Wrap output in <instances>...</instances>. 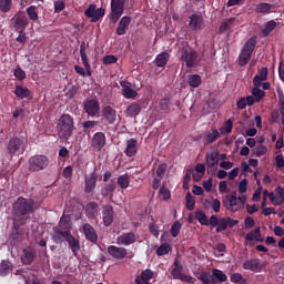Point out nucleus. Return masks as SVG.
Instances as JSON below:
<instances>
[{"label":"nucleus","mask_w":284,"mask_h":284,"mask_svg":"<svg viewBox=\"0 0 284 284\" xmlns=\"http://www.w3.org/2000/svg\"><path fill=\"white\" fill-rule=\"evenodd\" d=\"M19 223L22 226L29 223L32 214L36 212V201L33 199H26V196H18L13 202Z\"/></svg>","instance_id":"nucleus-1"},{"label":"nucleus","mask_w":284,"mask_h":284,"mask_svg":"<svg viewBox=\"0 0 284 284\" xmlns=\"http://www.w3.org/2000/svg\"><path fill=\"white\" fill-rule=\"evenodd\" d=\"M75 125H74V119L71 114H61L58 124V136L60 139H64L65 141H69L71 139L73 132H74Z\"/></svg>","instance_id":"nucleus-2"},{"label":"nucleus","mask_w":284,"mask_h":284,"mask_svg":"<svg viewBox=\"0 0 284 284\" xmlns=\"http://www.w3.org/2000/svg\"><path fill=\"white\" fill-rule=\"evenodd\" d=\"M11 214H12L13 224H12L11 233L8 237V242L11 246H16V244H19L20 242H22V240H24V231L21 226V222L19 221V216L17 214L14 203H12Z\"/></svg>","instance_id":"nucleus-3"},{"label":"nucleus","mask_w":284,"mask_h":284,"mask_svg":"<svg viewBox=\"0 0 284 284\" xmlns=\"http://www.w3.org/2000/svg\"><path fill=\"white\" fill-rule=\"evenodd\" d=\"M52 239L57 243L67 241L72 251V255L74 257H77V255L79 254V251H81L80 240H77V237H74V235H72L71 230L70 231H55L54 235H52Z\"/></svg>","instance_id":"nucleus-4"},{"label":"nucleus","mask_w":284,"mask_h":284,"mask_svg":"<svg viewBox=\"0 0 284 284\" xmlns=\"http://www.w3.org/2000/svg\"><path fill=\"white\" fill-rule=\"evenodd\" d=\"M180 61L183 64L185 63L186 68H197L201 63V57L197 50L190 48V45H183L181 48Z\"/></svg>","instance_id":"nucleus-5"},{"label":"nucleus","mask_w":284,"mask_h":284,"mask_svg":"<svg viewBox=\"0 0 284 284\" xmlns=\"http://www.w3.org/2000/svg\"><path fill=\"white\" fill-rule=\"evenodd\" d=\"M256 45H257L256 36L250 37V39H247V41L244 43L239 57V65L241 68H244L245 65H247V63H250Z\"/></svg>","instance_id":"nucleus-6"},{"label":"nucleus","mask_w":284,"mask_h":284,"mask_svg":"<svg viewBox=\"0 0 284 284\" xmlns=\"http://www.w3.org/2000/svg\"><path fill=\"white\" fill-rule=\"evenodd\" d=\"M50 164V160L48 155L43 154H36L31 155L28 160V170L32 173H36L38 171H44V169H48Z\"/></svg>","instance_id":"nucleus-7"},{"label":"nucleus","mask_w":284,"mask_h":284,"mask_svg":"<svg viewBox=\"0 0 284 284\" xmlns=\"http://www.w3.org/2000/svg\"><path fill=\"white\" fill-rule=\"evenodd\" d=\"M125 9V0H111L110 22L116 24L123 16Z\"/></svg>","instance_id":"nucleus-8"},{"label":"nucleus","mask_w":284,"mask_h":284,"mask_svg":"<svg viewBox=\"0 0 284 284\" xmlns=\"http://www.w3.org/2000/svg\"><path fill=\"white\" fill-rule=\"evenodd\" d=\"M226 199L229 200V210L233 213L239 212L247 201V196H239L236 190H233Z\"/></svg>","instance_id":"nucleus-9"},{"label":"nucleus","mask_w":284,"mask_h":284,"mask_svg":"<svg viewBox=\"0 0 284 284\" xmlns=\"http://www.w3.org/2000/svg\"><path fill=\"white\" fill-rule=\"evenodd\" d=\"M26 148V142L23 141V139H19V136H13V139H10L7 145L8 153L10 155H21L22 153H24Z\"/></svg>","instance_id":"nucleus-10"},{"label":"nucleus","mask_w":284,"mask_h":284,"mask_svg":"<svg viewBox=\"0 0 284 284\" xmlns=\"http://www.w3.org/2000/svg\"><path fill=\"white\" fill-rule=\"evenodd\" d=\"M84 16L91 20V22H99L101 18L105 16V9L103 7L97 8V4H89L84 11Z\"/></svg>","instance_id":"nucleus-11"},{"label":"nucleus","mask_w":284,"mask_h":284,"mask_svg":"<svg viewBox=\"0 0 284 284\" xmlns=\"http://www.w3.org/2000/svg\"><path fill=\"white\" fill-rule=\"evenodd\" d=\"M83 110L89 114V116H99L100 110H101V104L99 100H85L83 102Z\"/></svg>","instance_id":"nucleus-12"},{"label":"nucleus","mask_w":284,"mask_h":284,"mask_svg":"<svg viewBox=\"0 0 284 284\" xmlns=\"http://www.w3.org/2000/svg\"><path fill=\"white\" fill-rule=\"evenodd\" d=\"M206 168L209 175H215L219 169V152L206 153Z\"/></svg>","instance_id":"nucleus-13"},{"label":"nucleus","mask_w":284,"mask_h":284,"mask_svg":"<svg viewBox=\"0 0 284 284\" xmlns=\"http://www.w3.org/2000/svg\"><path fill=\"white\" fill-rule=\"evenodd\" d=\"M118 119V112L113 106H103L102 109V121L108 125H114Z\"/></svg>","instance_id":"nucleus-14"},{"label":"nucleus","mask_w":284,"mask_h":284,"mask_svg":"<svg viewBox=\"0 0 284 284\" xmlns=\"http://www.w3.org/2000/svg\"><path fill=\"white\" fill-rule=\"evenodd\" d=\"M106 252L110 257L118 258V261H122V258H125L128 255V248H124L123 246L111 245L108 246Z\"/></svg>","instance_id":"nucleus-15"},{"label":"nucleus","mask_w":284,"mask_h":284,"mask_svg":"<svg viewBox=\"0 0 284 284\" xmlns=\"http://www.w3.org/2000/svg\"><path fill=\"white\" fill-rule=\"evenodd\" d=\"M265 263H262L258 257H253V260H245L243 263L244 270H251L252 272H262L264 270Z\"/></svg>","instance_id":"nucleus-16"},{"label":"nucleus","mask_w":284,"mask_h":284,"mask_svg":"<svg viewBox=\"0 0 284 284\" xmlns=\"http://www.w3.org/2000/svg\"><path fill=\"white\" fill-rule=\"evenodd\" d=\"M104 145H106V136L104 132H95L91 141V148L95 149V151H101Z\"/></svg>","instance_id":"nucleus-17"},{"label":"nucleus","mask_w":284,"mask_h":284,"mask_svg":"<svg viewBox=\"0 0 284 284\" xmlns=\"http://www.w3.org/2000/svg\"><path fill=\"white\" fill-rule=\"evenodd\" d=\"M136 240V234L133 231H129L128 233H122L121 235H118V244H122L123 247L135 244Z\"/></svg>","instance_id":"nucleus-18"},{"label":"nucleus","mask_w":284,"mask_h":284,"mask_svg":"<svg viewBox=\"0 0 284 284\" xmlns=\"http://www.w3.org/2000/svg\"><path fill=\"white\" fill-rule=\"evenodd\" d=\"M102 219L105 226L114 223V207L112 205H102Z\"/></svg>","instance_id":"nucleus-19"},{"label":"nucleus","mask_w":284,"mask_h":284,"mask_svg":"<svg viewBox=\"0 0 284 284\" xmlns=\"http://www.w3.org/2000/svg\"><path fill=\"white\" fill-rule=\"evenodd\" d=\"M120 85L122 87V93L126 100H132L133 98H136L139 94L135 89H132V82H128L126 80H122L120 82Z\"/></svg>","instance_id":"nucleus-20"},{"label":"nucleus","mask_w":284,"mask_h":284,"mask_svg":"<svg viewBox=\"0 0 284 284\" xmlns=\"http://www.w3.org/2000/svg\"><path fill=\"white\" fill-rule=\"evenodd\" d=\"M83 233L85 235V239L89 240V242H98L99 235L94 226L90 224V222H85V224H83Z\"/></svg>","instance_id":"nucleus-21"},{"label":"nucleus","mask_w":284,"mask_h":284,"mask_svg":"<svg viewBox=\"0 0 284 284\" xmlns=\"http://www.w3.org/2000/svg\"><path fill=\"white\" fill-rule=\"evenodd\" d=\"M80 57L82 59V63L87 70L85 75H92L90 62L88 61V54H87V43L85 41H81L80 43Z\"/></svg>","instance_id":"nucleus-22"},{"label":"nucleus","mask_w":284,"mask_h":284,"mask_svg":"<svg viewBox=\"0 0 284 284\" xmlns=\"http://www.w3.org/2000/svg\"><path fill=\"white\" fill-rule=\"evenodd\" d=\"M37 257V251L34 248H23L21 261L24 265H30L33 263L34 258Z\"/></svg>","instance_id":"nucleus-23"},{"label":"nucleus","mask_w":284,"mask_h":284,"mask_svg":"<svg viewBox=\"0 0 284 284\" xmlns=\"http://www.w3.org/2000/svg\"><path fill=\"white\" fill-rule=\"evenodd\" d=\"M227 281V274L223 272V270H219V267L212 268V284H224V282Z\"/></svg>","instance_id":"nucleus-24"},{"label":"nucleus","mask_w":284,"mask_h":284,"mask_svg":"<svg viewBox=\"0 0 284 284\" xmlns=\"http://www.w3.org/2000/svg\"><path fill=\"white\" fill-rule=\"evenodd\" d=\"M85 214L88 219H98L100 214V205L95 202H90L85 205Z\"/></svg>","instance_id":"nucleus-25"},{"label":"nucleus","mask_w":284,"mask_h":284,"mask_svg":"<svg viewBox=\"0 0 284 284\" xmlns=\"http://www.w3.org/2000/svg\"><path fill=\"white\" fill-rule=\"evenodd\" d=\"M98 178L99 175L95 172L91 173L89 178H85L84 192H87L88 194H90V192H93V190L97 187Z\"/></svg>","instance_id":"nucleus-26"},{"label":"nucleus","mask_w":284,"mask_h":284,"mask_svg":"<svg viewBox=\"0 0 284 284\" xmlns=\"http://www.w3.org/2000/svg\"><path fill=\"white\" fill-rule=\"evenodd\" d=\"M153 270H143L140 276L135 277V283L138 284H150V281L153 278Z\"/></svg>","instance_id":"nucleus-27"},{"label":"nucleus","mask_w":284,"mask_h":284,"mask_svg":"<svg viewBox=\"0 0 284 284\" xmlns=\"http://www.w3.org/2000/svg\"><path fill=\"white\" fill-rule=\"evenodd\" d=\"M131 22H132V18H130V16H123V18H121V20L118 24V28L115 30L116 34H125Z\"/></svg>","instance_id":"nucleus-28"},{"label":"nucleus","mask_w":284,"mask_h":284,"mask_svg":"<svg viewBox=\"0 0 284 284\" xmlns=\"http://www.w3.org/2000/svg\"><path fill=\"white\" fill-rule=\"evenodd\" d=\"M139 141L136 139H129L126 141V148L124 149L125 155L132 158L138 152Z\"/></svg>","instance_id":"nucleus-29"},{"label":"nucleus","mask_w":284,"mask_h":284,"mask_svg":"<svg viewBox=\"0 0 284 284\" xmlns=\"http://www.w3.org/2000/svg\"><path fill=\"white\" fill-rule=\"evenodd\" d=\"M254 240H256L257 242H263L261 226H256L254 231H250V233H246L245 244H248V242H253Z\"/></svg>","instance_id":"nucleus-30"},{"label":"nucleus","mask_w":284,"mask_h":284,"mask_svg":"<svg viewBox=\"0 0 284 284\" xmlns=\"http://www.w3.org/2000/svg\"><path fill=\"white\" fill-rule=\"evenodd\" d=\"M203 24V16L199 13H193L190 18L189 27L191 30H200Z\"/></svg>","instance_id":"nucleus-31"},{"label":"nucleus","mask_w":284,"mask_h":284,"mask_svg":"<svg viewBox=\"0 0 284 284\" xmlns=\"http://www.w3.org/2000/svg\"><path fill=\"white\" fill-rule=\"evenodd\" d=\"M59 227L53 229V235H55L57 231H70L72 230V220L70 216H62L59 221Z\"/></svg>","instance_id":"nucleus-32"},{"label":"nucleus","mask_w":284,"mask_h":284,"mask_svg":"<svg viewBox=\"0 0 284 284\" xmlns=\"http://www.w3.org/2000/svg\"><path fill=\"white\" fill-rule=\"evenodd\" d=\"M13 20H14V29L19 30V32H21V30H26L29 24V20L24 14L14 16Z\"/></svg>","instance_id":"nucleus-33"},{"label":"nucleus","mask_w":284,"mask_h":284,"mask_svg":"<svg viewBox=\"0 0 284 284\" xmlns=\"http://www.w3.org/2000/svg\"><path fill=\"white\" fill-rule=\"evenodd\" d=\"M253 89H252V95L254 97L255 102H261L263 98H265V92L262 91L260 84L256 82V75L253 78Z\"/></svg>","instance_id":"nucleus-34"},{"label":"nucleus","mask_w":284,"mask_h":284,"mask_svg":"<svg viewBox=\"0 0 284 284\" xmlns=\"http://www.w3.org/2000/svg\"><path fill=\"white\" fill-rule=\"evenodd\" d=\"M195 276L203 284H213V276H212L211 272L203 270L202 272H196Z\"/></svg>","instance_id":"nucleus-35"},{"label":"nucleus","mask_w":284,"mask_h":284,"mask_svg":"<svg viewBox=\"0 0 284 284\" xmlns=\"http://www.w3.org/2000/svg\"><path fill=\"white\" fill-rule=\"evenodd\" d=\"M168 61H170L169 52H161L154 60V63L158 68H164L168 65Z\"/></svg>","instance_id":"nucleus-36"},{"label":"nucleus","mask_w":284,"mask_h":284,"mask_svg":"<svg viewBox=\"0 0 284 284\" xmlns=\"http://www.w3.org/2000/svg\"><path fill=\"white\" fill-rule=\"evenodd\" d=\"M14 95H17V98H20L21 100L30 98V89L21 87V84H17L14 89Z\"/></svg>","instance_id":"nucleus-37"},{"label":"nucleus","mask_w":284,"mask_h":284,"mask_svg":"<svg viewBox=\"0 0 284 284\" xmlns=\"http://www.w3.org/2000/svg\"><path fill=\"white\" fill-rule=\"evenodd\" d=\"M187 83L193 89H197L202 84V78L199 73H192L187 77Z\"/></svg>","instance_id":"nucleus-38"},{"label":"nucleus","mask_w":284,"mask_h":284,"mask_svg":"<svg viewBox=\"0 0 284 284\" xmlns=\"http://www.w3.org/2000/svg\"><path fill=\"white\" fill-rule=\"evenodd\" d=\"M268 69L267 67H262L258 73L255 74V82L261 87L264 80H267Z\"/></svg>","instance_id":"nucleus-39"},{"label":"nucleus","mask_w":284,"mask_h":284,"mask_svg":"<svg viewBox=\"0 0 284 284\" xmlns=\"http://www.w3.org/2000/svg\"><path fill=\"white\" fill-rule=\"evenodd\" d=\"M10 272H12L11 261L3 260L0 263V276H6L7 274H10Z\"/></svg>","instance_id":"nucleus-40"},{"label":"nucleus","mask_w":284,"mask_h":284,"mask_svg":"<svg viewBox=\"0 0 284 284\" xmlns=\"http://www.w3.org/2000/svg\"><path fill=\"white\" fill-rule=\"evenodd\" d=\"M276 27L277 22L275 20H270L268 22H266L264 29H262V37H267L268 34H271V32H273Z\"/></svg>","instance_id":"nucleus-41"},{"label":"nucleus","mask_w":284,"mask_h":284,"mask_svg":"<svg viewBox=\"0 0 284 284\" xmlns=\"http://www.w3.org/2000/svg\"><path fill=\"white\" fill-rule=\"evenodd\" d=\"M27 13L32 22H37L39 20L38 7L36 4H31L27 8Z\"/></svg>","instance_id":"nucleus-42"},{"label":"nucleus","mask_w":284,"mask_h":284,"mask_svg":"<svg viewBox=\"0 0 284 284\" xmlns=\"http://www.w3.org/2000/svg\"><path fill=\"white\" fill-rule=\"evenodd\" d=\"M141 110H142L141 104L133 103L128 106L126 114H128V116H138V114H140Z\"/></svg>","instance_id":"nucleus-43"},{"label":"nucleus","mask_w":284,"mask_h":284,"mask_svg":"<svg viewBox=\"0 0 284 284\" xmlns=\"http://www.w3.org/2000/svg\"><path fill=\"white\" fill-rule=\"evenodd\" d=\"M272 9V4L270 2H260L258 4H256L255 7V11L257 13H270Z\"/></svg>","instance_id":"nucleus-44"},{"label":"nucleus","mask_w":284,"mask_h":284,"mask_svg":"<svg viewBox=\"0 0 284 284\" xmlns=\"http://www.w3.org/2000/svg\"><path fill=\"white\" fill-rule=\"evenodd\" d=\"M115 187L116 185L114 182H110V184L104 185L101 190L102 196H113Z\"/></svg>","instance_id":"nucleus-45"},{"label":"nucleus","mask_w":284,"mask_h":284,"mask_svg":"<svg viewBox=\"0 0 284 284\" xmlns=\"http://www.w3.org/2000/svg\"><path fill=\"white\" fill-rule=\"evenodd\" d=\"M195 220L200 224H204L205 226H209L210 224V220L207 219L205 212H203L202 210H200L199 212H195Z\"/></svg>","instance_id":"nucleus-46"},{"label":"nucleus","mask_w":284,"mask_h":284,"mask_svg":"<svg viewBox=\"0 0 284 284\" xmlns=\"http://www.w3.org/2000/svg\"><path fill=\"white\" fill-rule=\"evenodd\" d=\"M219 136V130H212V132H209L205 138L206 145H210V143H214V141H217Z\"/></svg>","instance_id":"nucleus-47"},{"label":"nucleus","mask_w":284,"mask_h":284,"mask_svg":"<svg viewBox=\"0 0 284 284\" xmlns=\"http://www.w3.org/2000/svg\"><path fill=\"white\" fill-rule=\"evenodd\" d=\"M118 183L122 187V190H125L130 185V175L125 173L124 175H120L118 178Z\"/></svg>","instance_id":"nucleus-48"},{"label":"nucleus","mask_w":284,"mask_h":284,"mask_svg":"<svg viewBox=\"0 0 284 284\" xmlns=\"http://www.w3.org/2000/svg\"><path fill=\"white\" fill-rule=\"evenodd\" d=\"M231 283L245 284L246 281L243 274H241L240 272H234L233 274H231Z\"/></svg>","instance_id":"nucleus-49"},{"label":"nucleus","mask_w":284,"mask_h":284,"mask_svg":"<svg viewBox=\"0 0 284 284\" xmlns=\"http://www.w3.org/2000/svg\"><path fill=\"white\" fill-rule=\"evenodd\" d=\"M186 209L193 211L196 204V201L192 194V192H186Z\"/></svg>","instance_id":"nucleus-50"},{"label":"nucleus","mask_w":284,"mask_h":284,"mask_svg":"<svg viewBox=\"0 0 284 284\" xmlns=\"http://www.w3.org/2000/svg\"><path fill=\"white\" fill-rule=\"evenodd\" d=\"M181 229H182V222H180V220H175L171 226V235L173 237H178Z\"/></svg>","instance_id":"nucleus-51"},{"label":"nucleus","mask_w":284,"mask_h":284,"mask_svg":"<svg viewBox=\"0 0 284 284\" xmlns=\"http://www.w3.org/2000/svg\"><path fill=\"white\" fill-rule=\"evenodd\" d=\"M166 171H168V164H165V163L160 164L155 171L158 179L160 180V185H161V182H162Z\"/></svg>","instance_id":"nucleus-52"},{"label":"nucleus","mask_w":284,"mask_h":284,"mask_svg":"<svg viewBox=\"0 0 284 284\" xmlns=\"http://www.w3.org/2000/svg\"><path fill=\"white\" fill-rule=\"evenodd\" d=\"M12 9V0H0V11L8 13Z\"/></svg>","instance_id":"nucleus-53"},{"label":"nucleus","mask_w":284,"mask_h":284,"mask_svg":"<svg viewBox=\"0 0 284 284\" xmlns=\"http://www.w3.org/2000/svg\"><path fill=\"white\" fill-rule=\"evenodd\" d=\"M13 75L18 80H24L27 78V73H26L24 69H22V67H20V65L16 67V69L13 70Z\"/></svg>","instance_id":"nucleus-54"},{"label":"nucleus","mask_w":284,"mask_h":284,"mask_svg":"<svg viewBox=\"0 0 284 284\" xmlns=\"http://www.w3.org/2000/svg\"><path fill=\"white\" fill-rule=\"evenodd\" d=\"M276 192L278 196L276 197L275 205H282L284 203V187H282V185H277Z\"/></svg>","instance_id":"nucleus-55"},{"label":"nucleus","mask_w":284,"mask_h":284,"mask_svg":"<svg viewBox=\"0 0 284 284\" xmlns=\"http://www.w3.org/2000/svg\"><path fill=\"white\" fill-rule=\"evenodd\" d=\"M116 62H118V57H115L114 54H108V55L103 57L104 65H113Z\"/></svg>","instance_id":"nucleus-56"},{"label":"nucleus","mask_w":284,"mask_h":284,"mask_svg":"<svg viewBox=\"0 0 284 284\" xmlns=\"http://www.w3.org/2000/svg\"><path fill=\"white\" fill-rule=\"evenodd\" d=\"M192 173H193V169H187L186 174H185L184 180H183V187L184 189L190 187V183H191V180H192Z\"/></svg>","instance_id":"nucleus-57"},{"label":"nucleus","mask_w":284,"mask_h":284,"mask_svg":"<svg viewBox=\"0 0 284 284\" xmlns=\"http://www.w3.org/2000/svg\"><path fill=\"white\" fill-rule=\"evenodd\" d=\"M171 246L170 244H162L156 253L159 256L168 255L170 253Z\"/></svg>","instance_id":"nucleus-58"},{"label":"nucleus","mask_w":284,"mask_h":284,"mask_svg":"<svg viewBox=\"0 0 284 284\" xmlns=\"http://www.w3.org/2000/svg\"><path fill=\"white\" fill-rule=\"evenodd\" d=\"M229 226L227 219H220L217 229H215L216 233H221V231H226Z\"/></svg>","instance_id":"nucleus-59"},{"label":"nucleus","mask_w":284,"mask_h":284,"mask_svg":"<svg viewBox=\"0 0 284 284\" xmlns=\"http://www.w3.org/2000/svg\"><path fill=\"white\" fill-rule=\"evenodd\" d=\"M99 121H83L82 128L85 130V134H89L88 130L97 128Z\"/></svg>","instance_id":"nucleus-60"},{"label":"nucleus","mask_w":284,"mask_h":284,"mask_svg":"<svg viewBox=\"0 0 284 284\" xmlns=\"http://www.w3.org/2000/svg\"><path fill=\"white\" fill-rule=\"evenodd\" d=\"M235 18H229L227 20H224L220 27V32H225V30L230 29V26L233 24Z\"/></svg>","instance_id":"nucleus-61"},{"label":"nucleus","mask_w":284,"mask_h":284,"mask_svg":"<svg viewBox=\"0 0 284 284\" xmlns=\"http://www.w3.org/2000/svg\"><path fill=\"white\" fill-rule=\"evenodd\" d=\"M265 153H267V146H265V144H258L255 149V154L261 158Z\"/></svg>","instance_id":"nucleus-62"},{"label":"nucleus","mask_w":284,"mask_h":284,"mask_svg":"<svg viewBox=\"0 0 284 284\" xmlns=\"http://www.w3.org/2000/svg\"><path fill=\"white\" fill-rule=\"evenodd\" d=\"M275 163L278 169H283L284 166V155L283 153H278V155L275 156Z\"/></svg>","instance_id":"nucleus-63"},{"label":"nucleus","mask_w":284,"mask_h":284,"mask_svg":"<svg viewBox=\"0 0 284 284\" xmlns=\"http://www.w3.org/2000/svg\"><path fill=\"white\" fill-rule=\"evenodd\" d=\"M239 192L242 194L241 196H245L244 192H247V180H242L239 185Z\"/></svg>","instance_id":"nucleus-64"}]
</instances>
